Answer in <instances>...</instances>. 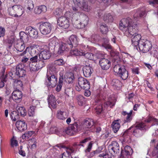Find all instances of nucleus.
Here are the masks:
<instances>
[{
    "label": "nucleus",
    "mask_w": 158,
    "mask_h": 158,
    "mask_svg": "<svg viewBox=\"0 0 158 158\" xmlns=\"http://www.w3.org/2000/svg\"><path fill=\"white\" fill-rule=\"evenodd\" d=\"M33 132V131H28L27 133H25L22 136V138L23 139H26L31 137Z\"/></svg>",
    "instance_id": "nucleus-54"
},
{
    "label": "nucleus",
    "mask_w": 158,
    "mask_h": 158,
    "mask_svg": "<svg viewBox=\"0 0 158 158\" xmlns=\"http://www.w3.org/2000/svg\"><path fill=\"white\" fill-rule=\"evenodd\" d=\"M20 39L23 42L27 43L29 40L28 35L26 32L21 31L19 33Z\"/></svg>",
    "instance_id": "nucleus-32"
},
{
    "label": "nucleus",
    "mask_w": 158,
    "mask_h": 158,
    "mask_svg": "<svg viewBox=\"0 0 158 158\" xmlns=\"http://www.w3.org/2000/svg\"><path fill=\"white\" fill-rule=\"evenodd\" d=\"M37 49L34 46H31L29 49V51L30 53L31 56H34L36 55L37 52H36Z\"/></svg>",
    "instance_id": "nucleus-47"
},
{
    "label": "nucleus",
    "mask_w": 158,
    "mask_h": 158,
    "mask_svg": "<svg viewBox=\"0 0 158 158\" xmlns=\"http://www.w3.org/2000/svg\"><path fill=\"white\" fill-rule=\"evenodd\" d=\"M145 14V12L144 11L138 10L134 15V18L135 20L139 19V18L142 17Z\"/></svg>",
    "instance_id": "nucleus-35"
},
{
    "label": "nucleus",
    "mask_w": 158,
    "mask_h": 158,
    "mask_svg": "<svg viewBox=\"0 0 158 158\" xmlns=\"http://www.w3.org/2000/svg\"><path fill=\"white\" fill-rule=\"evenodd\" d=\"M115 75L120 77L123 80L126 79L128 77V73L125 67L119 65H115L114 67Z\"/></svg>",
    "instance_id": "nucleus-5"
},
{
    "label": "nucleus",
    "mask_w": 158,
    "mask_h": 158,
    "mask_svg": "<svg viewBox=\"0 0 158 158\" xmlns=\"http://www.w3.org/2000/svg\"><path fill=\"white\" fill-rule=\"evenodd\" d=\"M102 19L106 23L112 22L114 20V17L110 13H105L102 16Z\"/></svg>",
    "instance_id": "nucleus-26"
},
{
    "label": "nucleus",
    "mask_w": 158,
    "mask_h": 158,
    "mask_svg": "<svg viewBox=\"0 0 158 158\" xmlns=\"http://www.w3.org/2000/svg\"><path fill=\"white\" fill-rule=\"evenodd\" d=\"M22 93L19 90H14L12 93V98L16 102H20L22 100Z\"/></svg>",
    "instance_id": "nucleus-19"
},
{
    "label": "nucleus",
    "mask_w": 158,
    "mask_h": 158,
    "mask_svg": "<svg viewBox=\"0 0 158 158\" xmlns=\"http://www.w3.org/2000/svg\"><path fill=\"white\" fill-rule=\"evenodd\" d=\"M59 46L57 51V54L59 55L63 54L65 51H67L70 49L68 44L66 43H62Z\"/></svg>",
    "instance_id": "nucleus-23"
},
{
    "label": "nucleus",
    "mask_w": 158,
    "mask_h": 158,
    "mask_svg": "<svg viewBox=\"0 0 158 158\" xmlns=\"http://www.w3.org/2000/svg\"><path fill=\"white\" fill-rule=\"evenodd\" d=\"M91 140V138L90 137H87L82 139L79 142V143L77 144L76 143H75L74 145H77L79 146H81L83 147H84L85 144L87 142Z\"/></svg>",
    "instance_id": "nucleus-36"
},
{
    "label": "nucleus",
    "mask_w": 158,
    "mask_h": 158,
    "mask_svg": "<svg viewBox=\"0 0 158 158\" xmlns=\"http://www.w3.org/2000/svg\"><path fill=\"white\" fill-rule=\"evenodd\" d=\"M69 127L75 133L78 130H80L79 126L76 122H75L73 124H71Z\"/></svg>",
    "instance_id": "nucleus-45"
},
{
    "label": "nucleus",
    "mask_w": 158,
    "mask_h": 158,
    "mask_svg": "<svg viewBox=\"0 0 158 158\" xmlns=\"http://www.w3.org/2000/svg\"><path fill=\"white\" fill-rule=\"evenodd\" d=\"M34 7V5L32 1L31 0L28 1L27 11L28 13L31 12L32 10Z\"/></svg>",
    "instance_id": "nucleus-44"
},
{
    "label": "nucleus",
    "mask_w": 158,
    "mask_h": 158,
    "mask_svg": "<svg viewBox=\"0 0 158 158\" xmlns=\"http://www.w3.org/2000/svg\"><path fill=\"white\" fill-rule=\"evenodd\" d=\"M8 10L9 14L10 15L15 17H20L23 13V7L19 5H14L9 7Z\"/></svg>",
    "instance_id": "nucleus-4"
},
{
    "label": "nucleus",
    "mask_w": 158,
    "mask_h": 158,
    "mask_svg": "<svg viewBox=\"0 0 158 158\" xmlns=\"http://www.w3.org/2000/svg\"><path fill=\"white\" fill-rule=\"evenodd\" d=\"M71 12L73 14L72 21L76 28L82 29L88 24V17L85 14L81 13L78 7L73 6Z\"/></svg>",
    "instance_id": "nucleus-1"
},
{
    "label": "nucleus",
    "mask_w": 158,
    "mask_h": 158,
    "mask_svg": "<svg viewBox=\"0 0 158 158\" xmlns=\"http://www.w3.org/2000/svg\"><path fill=\"white\" fill-rule=\"evenodd\" d=\"M120 120L118 119L114 121L112 124V129L114 133L117 132L119 130L120 127Z\"/></svg>",
    "instance_id": "nucleus-30"
},
{
    "label": "nucleus",
    "mask_w": 158,
    "mask_h": 158,
    "mask_svg": "<svg viewBox=\"0 0 158 158\" xmlns=\"http://www.w3.org/2000/svg\"><path fill=\"white\" fill-rule=\"evenodd\" d=\"M10 117L12 119L15 121L19 118V114L16 111H14L11 113Z\"/></svg>",
    "instance_id": "nucleus-46"
},
{
    "label": "nucleus",
    "mask_w": 158,
    "mask_h": 158,
    "mask_svg": "<svg viewBox=\"0 0 158 158\" xmlns=\"http://www.w3.org/2000/svg\"><path fill=\"white\" fill-rule=\"evenodd\" d=\"M78 82L79 86L82 89L87 90L90 88L89 82L87 80L82 77H79L78 79Z\"/></svg>",
    "instance_id": "nucleus-11"
},
{
    "label": "nucleus",
    "mask_w": 158,
    "mask_h": 158,
    "mask_svg": "<svg viewBox=\"0 0 158 158\" xmlns=\"http://www.w3.org/2000/svg\"><path fill=\"white\" fill-rule=\"evenodd\" d=\"M63 132L64 134L66 133L70 135H74L75 134L69 126L64 129Z\"/></svg>",
    "instance_id": "nucleus-42"
},
{
    "label": "nucleus",
    "mask_w": 158,
    "mask_h": 158,
    "mask_svg": "<svg viewBox=\"0 0 158 158\" xmlns=\"http://www.w3.org/2000/svg\"><path fill=\"white\" fill-rule=\"evenodd\" d=\"M78 104L80 106H82L84 103V97L81 95L78 96L77 98Z\"/></svg>",
    "instance_id": "nucleus-52"
},
{
    "label": "nucleus",
    "mask_w": 158,
    "mask_h": 158,
    "mask_svg": "<svg viewBox=\"0 0 158 158\" xmlns=\"http://www.w3.org/2000/svg\"><path fill=\"white\" fill-rule=\"evenodd\" d=\"M92 69L89 65L85 66L82 68L83 74L85 77L90 76L92 73Z\"/></svg>",
    "instance_id": "nucleus-25"
},
{
    "label": "nucleus",
    "mask_w": 158,
    "mask_h": 158,
    "mask_svg": "<svg viewBox=\"0 0 158 158\" xmlns=\"http://www.w3.org/2000/svg\"><path fill=\"white\" fill-rule=\"evenodd\" d=\"M149 53L151 56L157 58L158 57V48H153L152 50L150 51Z\"/></svg>",
    "instance_id": "nucleus-43"
},
{
    "label": "nucleus",
    "mask_w": 158,
    "mask_h": 158,
    "mask_svg": "<svg viewBox=\"0 0 158 158\" xmlns=\"http://www.w3.org/2000/svg\"><path fill=\"white\" fill-rule=\"evenodd\" d=\"M49 107H52L54 108L56 107V102L55 97L53 95H49L48 99Z\"/></svg>",
    "instance_id": "nucleus-27"
},
{
    "label": "nucleus",
    "mask_w": 158,
    "mask_h": 158,
    "mask_svg": "<svg viewBox=\"0 0 158 158\" xmlns=\"http://www.w3.org/2000/svg\"><path fill=\"white\" fill-rule=\"evenodd\" d=\"M83 54L81 56H84L86 58L90 60H93L94 59V55L91 53L87 52L85 53L83 51Z\"/></svg>",
    "instance_id": "nucleus-48"
},
{
    "label": "nucleus",
    "mask_w": 158,
    "mask_h": 158,
    "mask_svg": "<svg viewBox=\"0 0 158 158\" xmlns=\"http://www.w3.org/2000/svg\"><path fill=\"white\" fill-rule=\"evenodd\" d=\"M94 122L92 119L88 118L85 121L84 126L88 128L91 127L94 125Z\"/></svg>",
    "instance_id": "nucleus-40"
},
{
    "label": "nucleus",
    "mask_w": 158,
    "mask_h": 158,
    "mask_svg": "<svg viewBox=\"0 0 158 158\" xmlns=\"http://www.w3.org/2000/svg\"><path fill=\"white\" fill-rule=\"evenodd\" d=\"M46 76L47 80L46 81L48 85L50 87H55L57 82V77L54 74L50 73L49 72H47Z\"/></svg>",
    "instance_id": "nucleus-8"
},
{
    "label": "nucleus",
    "mask_w": 158,
    "mask_h": 158,
    "mask_svg": "<svg viewBox=\"0 0 158 158\" xmlns=\"http://www.w3.org/2000/svg\"><path fill=\"white\" fill-rule=\"evenodd\" d=\"M25 43L21 42V43L17 44V47L18 48L19 51L20 52L22 51L25 48Z\"/></svg>",
    "instance_id": "nucleus-50"
},
{
    "label": "nucleus",
    "mask_w": 158,
    "mask_h": 158,
    "mask_svg": "<svg viewBox=\"0 0 158 158\" xmlns=\"http://www.w3.org/2000/svg\"><path fill=\"white\" fill-rule=\"evenodd\" d=\"M50 132L51 133H57L58 132V130L56 127L53 126L50 128Z\"/></svg>",
    "instance_id": "nucleus-62"
},
{
    "label": "nucleus",
    "mask_w": 158,
    "mask_h": 158,
    "mask_svg": "<svg viewBox=\"0 0 158 158\" xmlns=\"http://www.w3.org/2000/svg\"><path fill=\"white\" fill-rule=\"evenodd\" d=\"M68 116V114L67 112L62 111L61 110L57 111V117L59 119L61 120H65L67 118Z\"/></svg>",
    "instance_id": "nucleus-29"
},
{
    "label": "nucleus",
    "mask_w": 158,
    "mask_h": 158,
    "mask_svg": "<svg viewBox=\"0 0 158 158\" xmlns=\"http://www.w3.org/2000/svg\"><path fill=\"white\" fill-rule=\"evenodd\" d=\"M139 44L138 47L139 50L143 52H147L152 49V43L148 40L142 39Z\"/></svg>",
    "instance_id": "nucleus-6"
},
{
    "label": "nucleus",
    "mask_w": 158,
    "mask_h": 158,
    "mask_svg": "<svg viewBox=\"0 0 158 158\" xmlns=\"http://www.w3.org/2000/svg\"><path fill=\"white\" fill-rule=\"evenodd\" d=\"M74 151V150L72 147L66 148V152L62 154V158H72L71 154Z\"/></svg>",
    "instance_id": "nucleus-24"
},
{
    "label": "nucleus",
    "mask_w": 158,
    "mask_h": 158,
    "mask_svg": "<svg viewBox=\"0 0 158 158\" xmlns=\"http://www.w3.org/2000/svg\"><path fill=\"white\" fill-rule=\"evenodd\" d=\"M15 125L17 129L20 131H24L27 128V124L23 120L17 121Z\"/></svg>",
    "instance_id": "nucleus-20"
},
{
    "label": "nucleus",
    "mask_w": 158,
    "mask_h": 158,
    "mask_svg": "<svg viewBox=\"0 0 158 158\" xmlns=\"http://www.w3.org/2000/svg\"><path fill=\"white\" fill-rule=\"evenodd\" d=\"M29 143L32 149H35L36 147V139L35 138H32L30 141Z\"/></svg>",
    "instance_id": "nucleus-49"
},
{
    "label": "nucleus",
    "mask_w": 158,
    "mask_h": 158,
    "mask_svg": "<svg viewBox=\"0 0 158 158\" xmlns=\"http://www.w3.org/2000/svg\"><path fill=\"white\" fill-rule=\"evenodd\" d=\"M62 13V11L61 9L59 8H57L55 10L53 13L56 16H57L60 15Z\"/></svg>",
    "instance_id": "nucleus-59"
},
{
    "label": "nucleus",
    "mask_w": 158,
    "mask_h": 158,
    "mask_svg": "<svg viewBox=\"0 0 158 158\" xmlns=\"http://www.w3.org/2000/svg\"><path fill=\"white\" fill-rule=\"evenodd\" d=\"M145 124L143 123H137L135 126L133 127V126L129 128L127 131H125V133H126L131 128L134 127V129L133 130V132L135 133L134 135L135 134H137L139 132V130H144L145 129Z\"/></svg>",
    "instance_id": "nucleus-17"
},
{
    "label": "nucleus",
    "mask_w": 158,
    "mask_h": 158,
    "mask_svg": "<svg viewBox=\"0 0 158 158\" xmlns=\"http://www.w3.org/2000/svg\"><path fill=\"white\" fill-rule=\"evenodd\" d=\"M73 90L72 88H67L65 89V93L68 97L72 96Z\"/></svg>",
    "instance_id": "nucleus-51"
},
{
    "label": "nucleus",
    "mask_w": 158,
    "mask_h": 158,
    "mask_svg": "<svg viewBox=\"0 0 158 158\" xmlns=\"http://www.w3.org/2000/svg\"><path fill=\"white\" fill-rule=\"evenodd\" d=\"M74 78V75L73 73H68L65 74L64 80L67 83H70L73 82Z\"/></svg>",
    "instance_id": "nucleus-31"
},
{
    "label": "nucleus",
    "mask_w": 158,
    "mask_h": 158,
    "mask_svg": "<svg viewBox=\"0 0 158 158\" xmlns=\"http://www.w3.org/2000/svg\"><path fill=\"white\" fill-rule=\"evenodd\" d=\"M39 58L40 60H47L49 59L51 56L50 52L47 50H44L38 53Z\"/></svg>",
    "instance_id": "nucleus-21"
},
{
    "label": "nucleus",
    "mask_w": 158,
    "mask_h": 158,
    "mask_svg": "<svg viewBox=\"0 0 158 158\" xmlns=\"http://www.w3.org/2000/svg\"><path fill=\"white\" fill-rule=\"evenodd\" d=\"M39 59H38V56L37 55V53L36 54L33 56H32L31 58L30 59V62L32 63L35 64L36 63Z\"/></svg>",
    "instance_id": "nucleus-53"
},
{
    "label": "nucleus",
    "mask_w": 158,
    "mask_h": 158,
    "mask_svg": "<svg viewBox=\"0 0 158 158\" xmlns=\"http://www.w3.org/2000/svg\"><path fill=\"white\" fill-rule=\"evenodd\" d=\"M96 102L99 104V105L95 108V112L97 114H99L102 113L105 109H106L108 106L112 108L115 105V102L114 101L109 100L105 103L104 107L102 106L100 99L96 98Z\"/></svg>",
    "instance_id": "nucleus-3"
},
{
    "label": "nucleus",
    "mask_w": 158,
    "mask_h": 158,
    "mask_svg": "<svg viewBox=\"0 0 158 158\" xmlns=\"http://www.w3.org/2000/svg\"><path fill=\"white\" fill-rule=\"evenodd\" d=\"M109 148L111 153L114 155H115L119 153V145L116 141H113L111 143V144L109 146Z\"/></svg>",
    "instance_id": "nucleus-12"
},
{
    "label": "nucleus",
    "mask_w": 158,
    "mask_h": 158,
    "mask_svg": "<svg viewBox=\"0 0 158 158\" xmlns=\"http://www.w3.org/2000/svg\"><path fill=\"white\" fill-rule=\"evenodd\" d=\"M39 29L42 34L46 35L50 33L52 30V25L48 22L43 23L40 25Z\"/></svg>",
    "instance_id": "nucleus-9"
},
{
    "label": "nucleus",
    "mask_w": 158,
    "mask_h": 158,
    "mask_svg": "<svg viewBox=\"0 0 158 158\" xmlns=\"http://www.w3.org/2000/svg\"><path fill=\"white\" fill-rule=\"evenodd\" d=\"M132 153L131 148L129 146H126L124 147V150L121 151L120 158H131V155Z\"/></svg>",
    "instance_id": "nucleus-14"
},
{
    "label": "nucleus",
    "mask_w": 158,
    "mask_h": 158,
    "mask_svg": "<svg viewBox=\"0 0 158 158\" xmlns=\"http://www.w3.org/2000/svg\"><path fill=\"white\" fill-rule=\"evenodd\" d=\"M36 66L39 69H41L45 65V63L44 60H40L39 58L38 60L36 63Z\"/></svg>",
    "instance_id": "nucleus-38"
},
{
    "label": "nucleus",
    "mask_w": 158,
    "mask_h": 158,
    "mask_svg": "<svg viewBox=\"0 0 158 158\" xmlns=\"http://www.w3.org/2000/svg\"><path fill=\"white\" fill-rule=\"evenodd\" d=\"M70 48L76 47L78 44V41L77 36L74 35H71L66 43Z\"/></svg>",
    "instance_id": "nucleus-16"
},
{
    "label": "nucleus",
    "mask_w": 158,
    "mask_h": 158,
    "mask_svg": "<svg viewBox=\"0 0 158 158\" xmlns=\"http://www.w3.org/2000/svg\"><path fill=\"white\" fill-rule=\"evenodd\" d=\"M73 3L76 7H79L85 11L88 12L90 9V7L88 5L87 2L85 0H73Z\"/></svg>",
    "instance_id": "nucleus-7"
},
{
    "label": "nucleus",
    "mask_w": 158,
    "mask_h": 158,
    "mask_svg": "<svg viewBox=\"0 0 158 158\" xmlns=\"http://www.w3.org/2000/svg\"><path fill=\"white\" fill-rule=\"evenodd\" d=\"M110 54L112 57L117 56L119 55V52H118L111 50L110 51Z\"/></svg>",
    "instance_id": "nucleus-63"
},
{
    "label": "nucleus",
    "mask_w": 158,
    "mask_h": 158,
    "mask_svg": "<svg viewBox=\"0 0 158 158\" xmlns=\"http://www.w3.org/2000/svg\"><path fill=\"white\" fill-rule=\"evenodd\" d=\"M64 63V62L62 59L57 60L55 61V64L57 65H62Z\"/></svg>",
    "instance_id": "nucleus-60"
},
{
    "label": "nucleus",
    "mask_w": 158,
    "mask_h": 158,
    "mask_svg": "<svg viewBox=\"0 0 158 158\" xmlns=\"http://www.w3.org/2000/svg\"><path fill=\"white\" fill-rule=\"evenodd\" d=\"M5 29L4 28L0 27V37H3L5 35Z\"/></svg>",
    "instance_id": "nucleus-64"
},
{
    "label": "nucleus",
    "mask_w": 158,
    "mask_h": 158,
    "mask_svg": "<svg viewBox=\"0 0 158 158\" xmlns=\"http://www.w3.org/2000/svg\"><path fill=\"white\" fill-rule=\"evenodd\" d=\"M60 77L59 78V82L56 88V90L57 92H59L61 90L63 82L64 79L63 74L62 73H60Z\"/></svg>",
    "instance_id": "nucleus-33"
},
{
    "label": "nucleus",
    "mask_w": 158,
    "mask_h": 158,
    "mask_svg": "<svg viewBox=\"0 0 158 158\" xmlns=\"http://www.w3.org/2000/svg\"><path fill=\"white\" fill-rule=\"evenodd\" d=\"M111 85L114 88H117V87H119L121 85V82L118 79H113L111 82Z\"/></svg>",
    "instance_id": "nucleus-39"
},
{
    "label": "nucleus",
    "mask_w": 158,
    "mask_h": 158,
    "mask_svg": "<svg viewBox=\"0 0 158 158\" xmlns=\"http://www.w3.org/2000/svg\"><path fill=\"white\" fill-rule=\"evenodd\" d=\"M30 67V70L31 71H38L39 69L36 66V64L34 65L33 64H30L29 65Z\"/></svg>",
    "instance_id": "nucleus-57"
},
{
    "label": "nucleus",
    "mask_w": 158,
    "mask_h": 158,
    "mask_svg": "<svg viewBox=\"0 0 158 158\" xmlns=\"http://www.w3.org/2000/svg\"><path fill=\"white\" fill-rule=\"evenodd\" d=\"M35 108L33 106H31L30 108L28 110V114L30 116H32L34 115Z\"/></svg>",
    "instance_id": "nucleus-55"
},
{
    "label": "nucleus",
    "mask_w": 158,
    "mask_h": 158,
    "mask_svg": "<svg viewBox=\"0 0 158 158\" xmlns=\"http://www.w3.org/2000/svg\"><path fill=\"white\" fill-rule=\"evenodd\" d=\"M16 109L17 113L19 114H20L21 116L23 117L26 115L27 111L24 107L18 105L16 107Z\"/></svg>",
    "instance_id": "nucleus-34"
},
{
    "label": "nucleus",
    "mask_w": 158,
    "mask_h": 158,
    "mask_svg": "<svg viewBox=\"0 0 158 158\" xmlns=\"http://www.w3.org/2000/svg\"><path fill=\"white\" fill-rule=\"evenodd\" d=\"M70 53L71 55L73 56H81L83 54L82 50H81L78 51L76 49L71 50Z\"/></svg>",
    "instance_id": "nucleus-37"
},
{
    "label": "nucleus",
    "mask_w": 158,
    "mask_h": 158,
    "mask_svg": "<svg viewBox=\"0 0 158 158\" xmlns=\"http://www.w3.org/2000/svg\"><path fill=\"white\" fill-rule=\"evenodd\" d=\"M119 28L126 34L128 33L132 36L136 34L138 31L137 24L132 23L131 19L130 18L122 19L119 23Z\"/></svg>",
    "instance_id": "nucleus-2"
},
{
    "label": "nucleus",
    "mask_w": 158,
    "mask_h": 158,
    "mask_svg": "<svg viewBox=\"0 0 158 158\" xmlns=\"http://www.w3.org/2000/svg\"><path fill=\"white\" fill-rule=\"evenodd\" d=\"M25 31L31 37L34 38H37L38 37V33L36 29L32 28L31 27L28 26L26 27Z\"/></svg>",
    "instance_id": "nucleus-18"
},
{
    "label": "nucleus",
    "mask_w": 158,
    "mask_h": 158,
    "mask_svg": "<svg viewBox=\"0 0 158 158\" xmlns=\"http://www.w3.org/2000/svg\"><path fill=\"white\" fill-rule=\"evenodd\" d=\"M24 69L23 64H19L16 67L15 75L19 78L24 77L26 75V71Z\"/></svg>",
    "instance_id": "nucleus-10"
},
{
    "label": "nucleus",
    "mask_w": 158,
    "mask_h": 158,
    "mask_svg": "<svg viewBox=\"0 0 158 158\" xmlns=\"http://www.w3.org/2000/svg\"><path fill=\"white\" fill-rule=\"evenodd\" d=\"M58 47H59V44L57 39L55 38H53L51 40L49 44V49L54 50Z\"/></svg>",
    "instance_id": "nucleus-28"
},
{
    "label": "nucleus",
    "mask_w": 158,
    "mask_h": 158,
    "mask_svg": "<svg viewBox=\"0 0 158 158\" xmlns=\"http://www.w3.org/2000/svg\"><path fill=\"white\" fill-rule=\"evenodd\" d=\"M100 29L103 34H106L108 31V28L107 25L104 23H102L100 25Z\"/></svg>",
    "instance_id": "nucleus-41"
},
{
    "label": "nucleus",
    "mask_w": 158,
    "mask_h": 158,
    "mask_svg": "<svg viewBox=\"0 0 158 158\" xmlns=\"http://www.w3.org/2000/svg\"><path fill=\"white\" fill-rule=\"evenodd\" d=\"M99 63L101 69L103 70H107L110 67L111 62L110 61L104 58L100 59L99 60Z\"/></svg>",
    "instance_id": "nucleus-15"
},
{
    "label": "nucleus",
    "mask_w": 158,
    "mask_h": 158,
    "mask_svg": "<svg viewBox=\"0 0 158 158\" xmlns=\"http://www.w3.org/2000/svg\"><path fill=\"white\" fill-rule=\"evenodd\" d=\"M133 36V37L131 39V44L135 47L139 46L140 41L142 40L141 39V35L137 33L136 34H134V35L132 36Z\"/></svg>",
    "instance_id": "nucleus-22"
},
{
    "label": "nucleus",
    "mask_w": 158,
    "mask_h": 158,
    "mask_svg": "<svg viewBox=\"0 0 158 158\" xmlns=\"http://www.w3.org/2000/svg\"><path fill=\"white\" fill-rule=\"evenodd\" d=\"M100 157H102L103 158H111V156L107 153H102L99 155Z\"/></svg>",
    "instance_id": "nucleus-61"
},
{
    "label": "nucleus",
    "mask_w": 158,
    "mask_h": 158,
    "mask_svg": "<svg viewBox=\"0 0 158 158\" xmlns=\"http://www.w3.org/2000/svg\"><path fill=\"white\" fill-rule=\"evenodd\" d=\"M47 72H49L50 73L53 74L55 75V74H56L57 72V69L54 66H52L50 68L49 70Z\"/></svg>",
    "instance_id": "nucleus-58"
},
{
    "label": "nucleus",
    "mask_w": 158,
    "mask_h": 158,
    "mask_svg": "<svg viewBox=\"0 0 158 158\" xmlns=\"http://www.w3.org/2000/svg\"><path fill=\"white\" fill-rule=\"evenodd\" d=\"M57 24L63 28H68L69 26V19L65 17H61L57 20Z\"/></svg>",
    "instance_id": "nucleus-13"
},
{
    "label": "nucleus",
    "mask_w": 158,
    "mask_h": 158,
    "mask_svg": "<svg viewBox=\"0 0 158 158\" xmlns=\"http://www.w3.org/2000/svg\"><path fill=\"white\" fill-rule=\"evenodd\" d=\"M14 85L16 86L19 88V87H22L23 86V83L22 81L19 80H16L14 81Z\"/></svg>",
    "instance_id": "nucleus-56"
}]
</instances>
